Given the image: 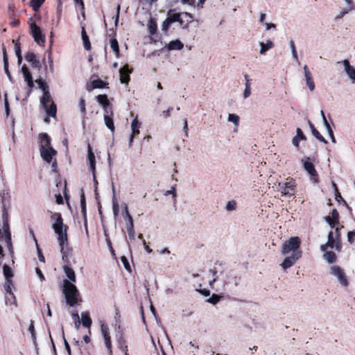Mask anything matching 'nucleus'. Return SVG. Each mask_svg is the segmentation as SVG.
<instances>
[{"label": "nucleus", "mask_w": 355, "mask_h": 355, "mask_svg": "<svg viewBox=\"0 0 355 355\" xmlns=\"http://www.w3.org/2000/svg\"><path fill=\"white\" fill-rule=\"evenodd\" d=\"M110 47L116 54V57L119 56V48L118 42L116 39H112L110 41Z\"/></svg>", "instance_id": "nucleus-36"}, {"label": "nucleus", "mask_w": 355, "mask_h": 355, "mask_svg": "<svg viewBox=\"0 0 355 355\" xmlns=\"http://www.w3.org/2000/svg\"><path fill=\"white\" fill-rule=\"evenodd\" d=\"M80 205H81V211L83 213V217L85 218L84 226L86 232V234L88 235V229H87V223L86 220V201L83 191L81 190L80 195Z\"/></svg>", "instance_id": "nucleus-18"}, {"label": "nucleus", "mask_w": 355, "mask_h": 355, "mask_svg": "<svg viewBox=\"0 0 355 355\" xmlns=\"http://www.w3.org/2000/svg\"><path fill=\"white\" fill-rule=\"evenodd\" d=\"M184 47V44L182 42L178 40L171 41L168 44V49L169 51L172 50H180Z\"/></svg>", "instance_id": "nucleus-25"}, {"label": "nucleus", "mask_w": 355, "mask_h": 355, "mask_svg": "<svg viewBox=\"0 0 355 355\" xmlns=\"http://www.w3.org/2000/svg\"><path fill=\"white\" fill-rule=\"evenodd\" d=\"M302 162L304 170L312 178L314 182H318V173L315 169L313 164L311 162L310 157H306L304 159H302Z\"/></svg>", "instance_id": "nucleus-11"}, {"label": "nucleus", "mask_w": 355, "mask_h": 355, "mask_svg": "<svg viewBox=\"0 0 355 355\" xmlns=\"http://www.w3.org/2000/svg\"><path fill=\"white\" fill-rule=\"evenodd\" d=\"M104 121L105 125L107 127L108 129L110 130L111 132H114V125L113 119L111 116H109V114H107L105 112L104 114Z\"/></svg>", "instance_id": "nucleus-29"}, {"label": "nucleus", "mask_w": 355, "mask_h": 355, "mask_svg": "<svg viewBox=\"0 0 355 355\" xmlns=\"http://www.w3.org/2000/svg\"><path fill=\"white\" fill-rule=\"evenodd\" d=\"M220 299V297L218 295L213 294L208 300L207 302L212 304H217Z\"/></svg>", "instance_id": "nucleus-46"}, {"label": "nucleus", "mask_w": 355, "mask_h": 355, "mask_svg": "<svg viewBox=\"0 0 355 355\" xmlns=\"http://www.w3.org/2000/svg\"><path fill=\"white\" fill-rule=\"evenodd\" d=\"M45 0H31L30 4L33 10H37L43 4Z\"/></svg>", "instance_id": "nucleus-35"}, {"label": "nucleus", "mask_w": 355, "mask_h": 355, "mask_svg": "<svg viewBox=\"0 0 355 355\" xmlns=\"http://www.w3.org/2000/svg\"><path fill=\"white\" fill-rule=\"evenodd\" d=\"M300 244L301 241L297 236L291 237L283 243L282 254L286 257L280 266L284 270L293 266L302 257Z\"/></svg>", "instance_id": "nucleus-1"}, {"label": "nucleus", "mask_w": 355, "mask_h": 355, "mask_svg": "<svg viewBox=\"0 0 355 355\" xmlns=\"http://www.w3.org/2000/svg\"><path fill=\"white\" fill-rule=\"evenodd\" d=\"M3 67H4L5 73H6L7 76L8 77V78L10 79L11 78V76H10V73L9 70H8V58H5V59L3 60Z\"/></svg>", "instance_id": "nucleus-51"}, {"label": "nucleus", "mask_w": 355, "mask_h": 355, "mask_svg": "<svg viewBox=\"0 0 355 355\" xmlns=\"http://www.w3.org/2000/svg\"><path fill=\"white\" fill-rule=\"evenodd\" d=\"M101 333H102L103 337L106 336H109V333H108L109 328L107 324L103 323L101 325Z\"/></svg>", "instance_id": "nucleus-54"}, {"label": "nucleus", "mask_w": 355, "mask_h": 355, "mask_svg": "<svg viewBox=\"0 0 355 355\" xmlns=\"http://www.w3.org/2000/svg\"><path fill=\"white\" fill-rule=\"evenodd\" d=\"M40 151L42 159L48 163L51 162L53 157L57 154V151L52 146L44 149H40Z\"/></svg>", "instance_id": "nucleus-13"}, {"label": "nucleus", "mask_w": 355, "mask_h": 355, "mask_svg": "<svg viewBox=\"0 0 355 355\" xmlns=\"http://www.w3.org/2000/svg\"><path fill=\"white\" fill-rule=\"evenodd\" d=\"M104 235H105V241H106V243L109 248L110 251L111 252V253L114 254V250L112 246V243L108 237V235H107L105 230H104Z\"/></svg>", "instance_id": "nucleus-50"}, {"label": "nucleus", "mask_w": 355, "mask_h": 355, "mask_svg": "<svg viewBox=\"0 0 355 355\" xmlns=\"http://www.w3.org/2000/svg\"><path fill=\"white\" fill-rule=\"evenodd\" d=\"M338 64H342L344 67V71L347 77L350 79L352 83H355V68L352 66L348 60H344L341 62H338Z\"/></svg>", "instance_id": "nucleus-12"}, {"label": "nucleus", "mask_w": 355, "mask_h": 355, "mask_svg": "<svg viewBox=\"0 0 355 355\" xmlns=\"http://www.w3.org/2000/svg\"><path fill=\"white\" fill-rule=\"evenodd\" d=\"M40 149L47 148L51 147V138L46 133H41L40 135Z\"/></svg>", "instance_id": "nucleus-19"}, {"label": "nucleus", "mask_w": 355, "mask_h": 355, "mask_svg": "<svg viewBox=\"0 0 355 355\" xmlns=\"http://www.w3.org/2000/svg\"><path fill=\"white\" fill-rule=\"evenodd\" d=\"M81 317H82V322H81L82 324L85 327L89 328L90 326L92 325V320L91 318L89 316L88 313L83 312L81 313Z\"/></svg>", "instance_id": "nucleus-27"}, {"label": "nucleus", "mask_w": 355, "mask_h": 355, "mask_svg": "<svg viewBox=\"0 0 355 355\" xmlns=\"http://www.w3.org/2000/svg\"><path fill=\"white\" fill-rule=\"evenodd\" d=\"M1 205H2V217H3V234L4 240L7 244V247L10 252L12 254V248L11 243V234L10 232L8 220V210L10 208V196L8 193L3 192L1 195Z\"/></svg>", "instance_id": "nucleus-2"}, {"label": "nucleus", "mask_w": 355, "mask_h": 355, "mask_svg": "<svg viewBox=\"0 0 355 355\" xmlns=\"http://www.w3.org/2000/svg\"><path fill=\"white\" fill-rule=\"evenodd\" d=\"M81 36L85 49L86 50H89L91 48L90 42L84 28H82Z\"/></svg>", "instance_id": "nucleus-30"}, {"label": "nucleus", "mask_w": 355, "mask_h": 355, "mask_svg": "<svg viewBox=\"0 0 355 355\" xmlns=\"http://www.w3.org/2000/svg\"><path fill=\"white\" fill-rule=\"evenodd\" d=\"M329 274L333 276L337 282L343 286L347 287L348 279L343 268L337 265H333L329 268Z\"/></svg>", "instance_id": "nucleus-6"}, {"label": "nucleus", "mask_w": 355, "mask_h": 355, "mask_svg": "<svg viewBox=\"0 0 355 355\" xmlns=\"http://www.w3.org/2000/svg\"><path fill=\"white\" fill-rule=\"evenodd\" d=\"M3 272L6 280H11L10 279L13 277V272L11 268L8 265H3Z\"/></svg>", "instance_id": "nucleus-31"}, {"label": "nucleus", "mask_w": 355, "mask_h": 355, "mask_svg": "<svg viewBox=\"0 0 355 355\" xmlns=\"http://www.w3.org/2000/svg\"><path fill=\"white\" fill-rule=\"evenodd\" d=\"M354 237H355V230L350 231L347 233V241L350 243H354Z\"/></svg>", "instance_id": "nucleus-56"}, {"label": "nucleus", "mask_w": 355, "mask_h": 355, "mask_svg": "<svg viewBox=\"0 0 355 355\" xmlns=\"http://www.w3.org/2000/svg\"><path fill=\"white\" fill-rule=\"evenodd\" d=\"M63 270L68 278V281L73 283L76 282V274L74 270L67 266H63Z\"/></svg>", "instance_id": "nucleus-23"}, {"label": "nucleus", "mask_w": 355, "mask_h": 355, "mask_svg": "<svg viewBox=\"0 0 355 355\" xmlns=\"http://www.w3.org/2000/svg\"><path fill=\"white\" fill-rule=\"evenodd\" d=\"M148 28L149 31V33L150 35H155L157 32V24L156 22L150 18L148 21Z\"/></svg>", "instance_id": "nucleus-33"}, {"label": "nucleus", "mask_w": 355, "mask_h": 355, "mask_svg": "<svg viewBox=\"0 0 355 355\" xmlns=\"http://www.w3.org/2000/svg\"><path fill=\"white\" fill-rule=\"evenodd\" d=\"M197 291L199 292L200 294H202L204 296H209L210 293L209 290H207L205 288L204 289H197Z\"/></svg>", "instance_id": "nucleus-64"}, {"label": "nucleus", "mask_w": 355, "mask_h": 355, "mask_svg": "<svg viewBox=\"0 0 355 355\" xmlns=\"http://www.w3.org/2000/svg\"><path fill=\"white\" fill-rule=\"evenodd\" d=\"M36 273L40 278V281L44 280V276L42 272V270L39 268H35Z\"/></svg>", "instance_id": "nucleus-61"}, {"label": "nucleus", "mask_w": 355, "mask_h": 355, "mask_svg": "<svg viewBox=\"0 0 355 355\" xmlns=\"http://www.w3.org/2000/svg\"><path fill=\"white\" fill-rule=\"evenodd\" d=\"M132 73V69H129L128 64L124 65L119 69L120 82L128 84L130 81V74Z\"/></svg>", "instance_id": "nucleus-14"}, {"label": "nucleus", "mask_w": 355, "mask_h": 355, "mask_svg": "<svg viewBox=\"0 0 355 355\" xmlns=\"http://www.w3.org/2000/svg\"><path fill=\"white\" fill-rule=\"evenodd\" d=\"M12 43L15 44V51L16 55H21V49H20V44L19 42H15V40H12Z\"/></svg>", "instance_id": "nucleus-55"}, {"label": "nucleus", "mask_w": 355, "mask_h": 355, "mask_svg": "<svg viewBox=\"0 0 355 355\" xmlns=\"http://www.w3.org/2000/svg\"><path fill=\"white\" fill-rule=\"evenodd\" d=\"M31 34L34 38L35 42L39 45H43L45 42V35L42 34L41 29L35 23L30 26Z\"/></svg>", "instance_id": "nucleus-10"}, {"label": "nucleus", "mask_w": 355, "mask_h": 355, "mask_svg": "<svg viewBox=\"0 0 355 355\" xmlns=\"http://www.w3.org/2000/svg\"><path fill=\"white\" fill-rule=\"evenodd\" d=\"M259 45L261 46L259 53L261 55L265 54V53L269 49H272L274 46L273 43L270 40H267L266 43L259 42Z\"/></svg>", "instance_id": "nucleus-26"}, {"label": "nucleus", "mask_w": 355, "mask_h": 355, "mask_svg": "<svg viewBox=\"0 0 355 355\" xmlns=\"http://www.w3.org/2000/svg\"><path fill=\"white\" fill-rule=\"evenodd\" d=\"M251 95V84L250 80H247L245 83V89L243 92V98H248Z\"/></svg>", "instance_id": "nucleus-34"}, {"label": "nucleus", "mask_w": 355, "mask_h": 355, "mask_svg": "<svg viewBox=\"0 0 355 355\" xmlns=\"http://www.w3.org/2000/svg\"><path fill=\"white\" fill-rule=\"evenodd\" d=\"M104 340H105V347H107V349H108L109 352L111 354L112 353V343H111V338L109 336H104Z\"/></svg>", "instance_id": "nucleus-45"}, {"label": "nucleus", "mask_w": 355, "mask_h": 355, "mask_svg": "<svg viewBox=\"0 0 355 355\" xmlns=\"http://www.w3.org/2000/svg\"><path fill=\"white\" fill-rule=\"evenodd\" d=\"M63 293L67 303L71 306H73L78 302V291L76 286L67 279L63 281Z\"/></svg>", "instance_id": "nucleus-5"}, {"label": "nucleus", "mask_w": 355, "mask_h": 355, "mask_svg": "<svg viewBox=\"0 0 355 355\" xmlns=\"http://www.w3.org/2000/svg\"><path fill=\"white\" fill-rule=\"evenodd\" d=\"M141 123L138 121V120L135 119L132 123H131V130L132 133L129 138V146H132L134 137L139 134V128H140Z\"/></svg>", "instance_id": "nucleus-15"}, {"label": "nucleus", "mask_w": 355, "mask_h": 355, "mask_svg": "<svg viewBox=\"0 0 355 355\" xmlns=\"http://www.w3.org/2000/svg\"><path fill=\"white\" fill-rule=\"evenodd\" d=\"M87 160L89 164L90 170L92 172L93 178H95V155L92 152L90 145L87 146Z\"/></svg>", "instance_id": "nucleus-17"}, {"label": "nucleus", "mask_w": 355, "mask_h": 355, "mask_svg": "<svg viewBox=\"0 0 355 355\" xmlns=\"http://www.w3.org/2000/svg\"><path fill=\"white\" fill-rule=\"evenodd\" d=\"M237 204L234 200L228 201L225 205V209L227 211H232L236 209Z\"/></svg>", "instance_id": "nucleus-38"}, {"label": "nucleus", "mask_w": 355, "mask_h": 355, "mask_svg": "<svg viewBox=\"0 0 355 355\" xmlns=\"http://www.w3.org/2000/svg\"><path fill=\"white\" fill-rule=\"evenodd\" d=\"M354 7L346 8L343 10H342L337 16L335 17V20H339L343 18L346 14H347L349 11L352 10Z\"/></svg>", "instance_id": "nucleus-41"}, {"label": "nucleus", "mask_w": 355, "mask_h": 355, "mask_svg": "<svg viewBox=\"0 0 355 355\" xmlns=\"http://www.w3.org/2000/svg\"><path fill=\"white\" fill-rule=\"evenodd\" d=\"M21 72L23 73L24 78L26 82H28V80L32 79V76L30 71H28V68L26 67V65H24L21 68Z\"/></svg>", "instance_id": "nucleus-40"}, {"label": "nucleus", "mask_w": 355, "mask_h": 355, "mask_svg": "<svg viewBox=\"0 0 355 355\" xmlns=\"http://www.w3.org/2000/svg\"><path fill=\"white\" fill-rule=\"evenodd\" d=\"M322 252H323L322 257L327 263H334L336 261L337 257L334 252L328 251V250Z\"/></svg>", "instance_id": "nucleus-20"}, {"label": "nucleus", "mask_w": 355, "mask_h": 355, "mask_svg": "<svg viewBox=\"0 0 355 355\" xmlns=\"http://www.w3.org/2000/svg\"><path fill=\"white\" fill-rule=\"evenodd\" d=\"M112 210H113L114 216L116 218L118 216L119 212V205H115L114 206H112Z\"/></svg>", "instance_id": "nucleus-59"}, {"label": "nucleus", "mask_w": 355, "mask_h": 355, "mask_svg": "<svg viewBox=\"0 0 355 355\" xmlns=\"http://www.w3.org/2000/svg\"><path fill=\"white\" fill-rule=\"evenodd\" d=\"M171 10L168 12L167 15V19L170 21V22L172 24L173 22H179L180 25H183V20L181 18V14L180 13H173L171 14Z\"/></svg>", "instance_id": "nucleus-24"}, {"label": "nucleus", "mask_w": 355, "mask_h": 355, "mask_svg": "<svg viewBox=\"0 0 355 355\" xmlns=\"http://www.w3.org/2000/svg\"><path fill=\"white\" fill-rule=\"evenodd\" d=\"M56 216V220L52 225L54 232L58 234V240L60 248V252L64 253V245L68 243L67 239V227L64 225L63 220L60 213H55L51 216V218Z\"/></svg>", "instance_id": "nucleus-4"}, {"label": "nucleus", "mask_w": 355, "mask_h": 355, "mask_svg": "<svg viewBox=\"0 0 355 355\" xmlns=\"http://www.w3.org/2000/svg\"><path fill=\"white\" fill-rule=\"evenodd\" d=\"M171 23L170 21L166 18L163 22L162 25V30L164 32H166L170 26Z\"/></svg>", "instance_id": "nucleus-52"}, {"label": "nucleus", "mask_w": 355, "mask_h": 355, "mask_svg": "<svg viewBox=\"0 0 355 355\" xmlns=\"http://www.w3.org/2000/svg\"><path fill=\"white\" fill-rule=\"evenodd\" d=\"M97 101L103 106L104 112L112 114V108H109L110 103L105 94H100L96 96Z\"/></svg>", "instance_id": "nucleus-16"}, {"label": "nucleus", "mask_w": 355, "mask_h": 355, "mask_svg": "<svg viewBox=\"0 0 355 355\" xmlns=\"http://www.w3.org/2000/svg\"><path fill=\"white\" fill-rule=\"evenodd\" d=\"M12 281L11 280H6L4 284V289L7 293H9L11 295H13L11 290Z\"/></svg>", "instance_id": "nucleus-44"}, {"label": "nucleus", "mask_w": 355, "mask_h": 355, "mask_svg": "<svg viewBox=\"0 0 355 355\" xmlns=\"http://www.w3.org/2000/svg\"><path fill=\"white\" fill-rule=\"evenodd\" d=\"M37 252H38V258H39V260L41 261V262H44L45 261V259H44V257L41 251V250L38 248V246L37 247Z\"/></svg>", "instance_id": "nucleus-63"}, {"label": "nucleus", "mask_w": 355, "mask_h": 355, "mask_svg": "<svg viewBox=\"0 0 355 355\" xmlns=\"http://www.w3.org/2000/svg\"><path fill=\"white\" fill-rule=\"evenodd\" d=\"M324 220L327 223H329V225H330V227L331 228H334V225H335V223H337L334 219H333L331 216H325L324 217Z\"/></svg>", "instance_id": "nucleus-57"}, {"label": "nucleus", "mask_w": 355, "mask_h": 355, "mask_svg": "<svg viewBox=\"0 0 355 355\" xmlns=\"http://www.w3.org/2000/svg\"><path fill=\"white\" fill-rule=\"evenodd\" d=\"M308 124H309V126L313 136L317 138V139H318L320 141L327 144V141L315 129L314 125L311 122V121H309V120L308 121Z\"/></svg>", "instance_id": "nucleus-22"}, {"label": "nucleus", "mask_w": 355, "mask_h": 355, "mask_svg": "<svg viewBox=\"0 0 355 355\" xmlns=\"http://www.w3.org/2000/svg\"><path fill=\"white\" fill-rule=\"evenodd\" d=\"M181 18L182 19L183 21V28H186L188 26V25L192 22L193 21V16L189 12H183L181 14Z\"/></svg>", "instance_id": "nucleus-28"}, {"label": "nucleus", "mask_w": 355, "mask_h": 355, "mask_svg": "<svg viewBox=\"0 0 355 355\" xmlns=\"http://www.w3.org/2000/svg\"><path fill=\"white\" fill-rule=\"evenodd\" d=\"M295 187L294 180L287 179L285 182H279L277 188L284 196H293L295 194Z\"/></svg>", "instance_id": "nucleus-9"}, {"label": "nucleus", "mask_w": 355, "mask_h": 355, "mask_svg": "<svg viewBox=\"0 0 355 355\" xmlns=\"http://www.w3.org/2000/svg\"><path fill=\"white\" fill-rule=\"evenodd\" d=\"M31 64L33 68L37 69L39 70L41 69V64L38 60H34Z\"/></svg>", "instance_id": "nucleus-60"}, {"label": "nucleus", "mask_w": 355, "mask_h": 355, "mask_svg": "<svg viewBox=\"0 0 355 355\" xmlns=\"http://www.w3.org/2000/svg\"><path fill=\"white\" fill-rule=\"evenodd\" d=\"M92 85L94 89H96V88L101 89V88H103L105 86V83L103 80H101L100 79H97V80H94L92 82Z\"/></svg>", "instance_id": "nucleus-39"}, {"label": "nucleus", "mask_w": 355, "mask_h": 355, "mask_svg": "<svg viewBox=\"0 0 355 355\" xmlns=\"http://www.w3.org/2000/svg\"><path fill=\"white\" fill-rule=\"evenodd\" d=\"M331 217L334 219L336 223H338V213L336 209L332 211Z\"/></svg>", "instance_id": "nucleus-62"}, {"label": "nucleus", "mask_w": 355, "mask_h": 355, "mask_svg": "<svg viewBox=\"0 0 355 355\" xmlns=\"http://www.w3.org/2000/svg\"><path fill=\"white\" fill-rule=\"evenodd\" d=\"M304 77L306 85L308 86L309 90L311 92L313 91L315 89V84L311 76V73L304 75Z\"/></svg>", "instance_id": "nucleus-32"}, {"label": "nucleus", "mask_w": 355, "mask_h": 355, "mask_svg": "<svg viewBox=\"0 0 355 355\" xmlns=\"http://www.w3.org/2000/svg\"><path fill=\"white\" fill-rule=\"evenodd\" d=\"M306 139L303 132L299 128L296 130V135L292 139V144L294 146H299V141L300 140H304Z\"/></svg>", "instance_id": "nucleus-21"}, {"label": "nucleus", "mask_w": 355, "mask_h": 355, "mask_svg": "<svg viewBox=\"0 0 355 355\" xmlns=\"http://www.w3.org/2000/svg\"><path fill=\"white\" fill-rule=\"evenodd\" d=\"M72 318L74 320V324L76 329H78L80 327V325L81 324V321L80 320L79 315L77 312L72 313Z\"/></svg>", "instance_id": "nucleus-42"}, {"label": "nucleus", "mask_w": 355, "mask_h": 355, "mask_svg": "<svg viewBox=\"0 0 355 355\" xmlns=\"http://www.w3.org/2000/svg\"><path fill=\"white\" fill-rule=\"evenodd\" d=\"M25 59L26 61L32 63L34 60H36V56L33 52H28L25 55Z\"/></svg>", "instance_id": "nucleus-48"}, {"label": "nucleus", "mask_w": 355, "mask_h": 355, "mask_svg": "<svg viewBox=\"0 0 355 355\" xmlns=\"http://www.w3.org/2000/svg\"><path fill=\"white\" fill-rule=\"evenodd\" d=\"M28 331L31 334V337H32V339L33 340V343H35L36 335H35V333L34 322H33V320H31V324H30L29 327H28Z\"/></svg>", "instance_id": "nucleus-43"}, {"label": "nucleus", "mask_w": 355, "mask_h": 355, "mask_svg": "<svg viewBox=\"0 0 355 355\" xmlns=\"http://www.w3.org/2000/svg\"><path fill=\"white\" fill-rule=\"evenodd\" d=\"M39 87L43 91V96L40 99V103L44 107L46 113L51 117H55L56 115V105L53 101L48 86L42 78L35 80Z\"/></svg>", "instance_id": "nucleus-3"}, {"label": "nucleus", "mask_w": 355, "mask_h": 355, "mask_svg": "<svg viewBox=\"0 0 355 355\" xmlns=\"http://www.w3.org/2000/svg\"><path fill=\"white\" fill-rule=\"evenodd\" d=\"M122 216L126 222V228L128 237L130 239L133 240L135 237L134 223L132 218L129 213L128 205L126 204L123 205Z\"/></svg>", "instance_id": "nucleus-7"}, {"label": "nucleus", "mask_w": 355, "mask_h": 355, "mask_svg": "<svg viewBox=\"0 0 355 355\" xmlns=\"http://www.w3.org/2000/svg\"><path fill=\"white\" fill-rule=\"evenodd\" d=\"M79 106H80V111H81L82 114H85L86 112V109H85V100L83 98L80 99Z\"/></svg>", "instance_id": "nucleus-58"}, {"label": "nucleus", "mask_w": 355, "mask_h": 355, "mask_svg": "<svg viewBox=\"0 0 355 355\" xmlns=\"http://www.w3.org/2000/svg\"><path fill=\"white\" fill-rule=\"evenodd\" d=\"M164 195L165 196H168L169 195H172L173 198L174 199H175V198L177 196V194H176V191H175V187H171V189L166 191L165 193H164Z\"/></svg>", "instance_id": "nucleus-49"}, {"label": "nucleus", "mask_w": 355, "mask_h": 355, "mask_svg": "<svg viewBox=\"0 0 355 355\" xmlns=\"http://www.w3.org/2000/svg\"><path fill=\"white\" fill-rule=\"evenodd\" d=\"M227 120L228 121L233 123L236 127L239 126V116L238 115L235 114H229Z\"/></svg>", "instance_id": "nucleus-37"}, {"label": "nucleus", "mask_w": 355, "mask_h": 355, "mask_svg": "<svg viewBox=\"0 0 355 355\" xmlns=\"http://www.w3.org/2000/svg\"><path fill=\"white\" fill-rule=\"evenodd\" d=\"M121 262H122L125 269L127 271L130 272L131 271V268H130V266L129 264L128 259L125 257L123 256V257H121Z\"/></svg>", "instance_id": "nucleus-47"}, {"label": "nucleus", "mask_w": 355, "mask_h": 355, "mask_svg": "<svg viewBox=\"0 0 355 355\" xmlns=\"http://www.w3.org/2000/svg\"><path fill=\"white\" fill-rule=\"evenodd\" d=\"M336 197H335L336 200L337 201L342 200L343 202L344 205H346L347 209L349 210V211H352V208L347 205V202L344 200H343L342 196H341L340 193L338 192V191H336Z\"/></svg>", "instance_id": "nucleus-53"}, {"label": "nucleus", "mask_w": 355, "mask_h": 355, "mask_svg": "<svg viewBox=\"0 0 355 355\" xmlns=\"http://www.w3.org/2000/svg\"><path fill=\"white\" fill-rule=\"evenodd\" d=\"M328 248H334L338 252H340L342 249L341 240H339L338 239H335V237L334 236V234L331 231L329 232L328 234L327 243L323 245H321L320 248L321 251H324L326 250H328Z\"/></svg>", "instance_id": "nucleus-8"}]
</instances>
